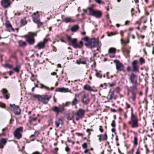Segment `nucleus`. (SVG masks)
Instances as JSON below:
<instances>
[{
	"instance_id": "nucleus-47",
	"label": "nucleus",
	"mask_w": 154,
	"mask_h": 154,
	"mask_svg": "<svg viewBox=\"0 0 154 154\" xmlns=\"http://www.w3.org/2000/svg\"><path fill=\"white\" fill-rule=\"evenodd\" d=\"M131 88L134 90H137V87L135 85H134L133 86L131 87Z\"/></svg>"
},
{
	"instance_id": "nucleus-63",
	"label": "nucleus",
	"mask_w": 154,
	"mask_h": 154,
	"mask_svg": "<svg viewBox=\"0 0 154 154\" xmlns=\"http://www.w3.org/2000/svg\"><path fill=\"white\" fill-rule=\"evenodd\" d=\"M13 73V71H10L9 72V75H12V74Z\"/></svg>"
},
{
	"instance_id": "nucleus-2",
	"label": "nucleus",
	"mask_w": 154,
	"mask_h": 154,
	"mask_svg": "<svg viewBox=\"0 0 154 154\" xmlns=\"http://www.w3.org/2000/svg\"><path fill=\"white\" fill-rule=\"evenodd\" d=\"M131 121L128 122V124L131 125L132 128H137L139 126L138 120L137 117L133 113V109L132 107L131 108Z\"/></svg>"
},
{
	"instance_id": "nucleus-11",
	"label": "nucleus",
	"mask_w": 154,
	"mask_h": 154,
	"mask_svg": "<svg viewBox=\"0 0 154 154\" xmlns=\"http://www.w3.org/2000/svg\"><path fill=\"white\" fill-rule=\"evenodd\" d=\"M72 83L71 84L72 85V89L74 91H78L81 90V87L79 86L80 84L79 82H77V80L74 81H72Z\"/></svg>"
},
{
	"instance_id": "nucleus-36",
	"label": "nucleus",
	"mask_w": 154,
	"mask_h": 154,
	"mask_svg": "<svg viewBox=\"0 0 154 154\" xmlns=\"http://www.w3.org/2000/svg\"><path fill=\"white\" fill-rule=\"evenodd\" d=\"M137 138L136 136L134 137V145L136 146L137 144Z\"/></svg>"
},
{
	"instance_id": "nucleus-4",
	"label": "nucleus",
	"mask_w": 154,
	"mask_h": 154,
	"mask_svg": "<svg viewBox=\"0 0 154 154\" xmlns=\"http://www.w3.org/2000/svg\"><path fill=\"white\" fill-rule=\"evenodd\" d=\"M37 34L36 33H33L30 32L29 33L28 35L24 36L26 41L30 45H33L35 42L34 36H36Z\"/></svg>"
},
{
	"instance_id": "nucleus-35",
	"label": "nucleus",
	"mask_w": 154,
	"mask_h": 154,
	"mask_svg": "<svg viewBox=\"0 0 154 154\" xmlns=\"http://www.w3.org/2000/svg\"><path fill=\"white\" fill-rule=\"evenodd\" d=\"M76 62H77V63L78 64H85L86 63V62L85 60H83V61H82L81 60H77Z\"/></svg>"
},
{
	"instance_id": "nucleus-34",
	"label": "nucleus",
	"mask_w": 154,
	"mask_h": 154,
	"mask_svg": "<svg viewBox=\"0 0 154 154\" xmlns=\"http://www.w3.org/2000/svg\"><path fill=\"white\" fill-rule=\"evenodd\" d=\"M109 53L115 54L116 53V49L112 48H110L109 50Z\"/></svg>"
},
{
	"instance_id": "nucleus-16",
	"label": "nucleus",
	"mask_w": 154,
	"mask_h": 154,
	"mask_svg": "<svg viewBox=\"0 0 154 154\" xmlns=\"http://www.w3.org/2000/svg\"><path fill=\"white\" fill-rule=\"evenodd\" d=\"M48 38H45L42 42L39 43L35 47V48H37L38 50H40L43 48L44 47L46 43L48 41Z\"/></svg>"
},
{
	"instance_id": "nucleus-29",
	"label": "nucleus",
	"mask_w": 154,
	"mask_h": 154,
	"mask_svg": "<svg viewBox=\"0 0 154 154\" xmlns=\"http://www.w3.org/2000/svg\"><path fill=\"white\" fill-rule=\"evenodd\" d=\"M79 28V26L77 25H75L72 26L71 29V30L72 32L77 31Z\"/></svg>"
},
{
	"instance_id": "nucleus-10",
	"label": "nucleus",
	"mask_w": 154,
	"mask_h": 154,
	"mask_svg": "<svg viewBox=\"0 0 154 154\" xmlns=\"http://www.w3.org/2000/svg\"><path fill=\"white\" fill-rule=\"evenodd\" d=\"M10 105L11 107V110L13 111L15 115H19L20 114L21 110L18 106H16L14 104L12 105L10 104Z\"/></svg>"
},
{
	"instance_id": "nucleus-21",
	"label": "nucleus",
	"mask_w": 154,
	"mask_h": 154,
	"mask_svg": "<svg viewBox=\"0 0 154 154\" xmlns=\"http://www.w3.org/2000/svg\"><path fill=\"white\" fill-rule=\"evenodd\" d=\"M57 92H62L64 93L70 92L71 93V90H69L68 88H65L63 87L61 88H57L56 89Z\"/></svg>"
},
{
	"instance_id": "nucleus-45",
	"label": "nucleus",
	"mask_w": 154,
	"mask_h": 154,
	"mask_svg": "<svg viewBox=\"0 0 154 154\" xmlns=\"http://www.w3.org/2000/svg\"><path fill=\"white\" fill-rule=\"evenodd\" d=\"M132 98L133 101L135 100L136 98L135 94L134 93H133V95L132 96Z\"/></svg>"
},
{
	"instance_id": "nucleus-57",
	"label": "nucleus",
	"mask_w": 154,
	"mask_h": 154,
	"mask_svg": "<svg viewBox=\"0 0 154 154\" xmlns=\"http://www.w3.org/2000/svg\"><path fill=\"white\" fill-rule=\"evenodd\" d=\"M44 88L46 90H49V88L48 87L45 86V85H44Z\"/></svg>"
},
{
	"instance_id": "nucleus-24",
	"label": "nucleus",
	"mask_w": 154,
	"mask_h": 154,
	"mask_svg": "<svg viewBox=\"0 0 154 154\" xmlns=\"http://www.w3.org/2000/svg\"><path fill=\"white\" fill-rule=\"evenodd\" d=\"M97 137H99L98 140L100 142L102 140H106L107 139V136L106 133H105L104 134H100L98 135Z\"/></svg>"
},
{
	"instance_id": "nucleus-19",
	"label": "nucleus",
	"mask_w": 154,
	"mask_h": 154,
	"mask_svg": "<svg viewBox=\"0 0 154 154\" xmlns=\"http://www.w3.org/2000/svg\"><path fill=\"white\" fill-rule=\"evenodd\" d=\"M79 96V94H75L74 97L71 102V105L72 106H76L79 102V100L77 99V97Z\"/></svg>"
},
{
	"instance_id": "nucleus-1",
	"label": "nucleus",
	"mask_w": 154,
	"mask_h": 154,
	"mask_svg": "<svg viewBox=\"0 0 154 154\" xmlns=\"http://www.w3.org/2000/svg\"><path fill=\"white\" fill-rule=\"evenodd\" d=\"M82 40L83 41L86 46L88 48L96 47L97 50H99V48L101 46L100 42L96 40L94 38L90 39L88 37H86L82 38Z\"/></svg>"
},
{
	"instance_id": "nucleus-60",
	"label": "nucleus",
	"mask_w": 154,
	"mask_h": 154,
	"mask_svg": "<svg viewBox=\"0 0 154 154\" xmlns=\"http://www.w3.org/2000/svg\"><path fill=\"white\" fill-rule=\"evenodd\" d=\"M67 39L68 40L71 42V41L72 40V39H71V38L70 36H68L67 37Z\"/></svg>"
},
{
	"instance_id": "nucleus-58",
	"label": "nucleus",
	"mask_w": 154,
	"mask_h": 154,
	"mask_svg": "<svg viewBox=\"0 0 154 154\" xmlns=\"http://www.w3.org/2000/svg\"><path fill=\"white\" fill-rule=\"evenodd\" d=\"M30 10L29 8H28V7H26V8L25 9V10L26 12H28L29 11V10Z\"/></svg>"
},
{
	"instance_id": "nucleus-51",
	"label": "nucleus",
	"mask_w": 154,
	"mask_h": 154,
	"mask_svg": "<svg viewBox=\"0 0 154 154\" xmlns=\"http://www.w3.org/2000/svg\"><path fill=\"white\" fill-rule=\"evenodd\" d=\"M124 32L123 31H121L120 32V34L121 36V38H122V37L124 35Z\"/></svg>"
},
{
	"instance_id": "nucleus-9",
	"label": "nucleus",
	"mask_w": 154,
	"mask_h": 154,
	"mask_svg": "<svg viewBox=\"0 0 154 154\" xmlns=\"http://www.w3.org/2000/svg\"><path fill=\"white\" fill-rule=\"evenodd\" d=\"M90 99L89 96L86 94H83L81 97V102L84 105H87L90 103Z\"/></svg>"
},
{
	"instance_id": "nucleus-41",
	"label": "nucleus",
	"mask_w": 154,
	"mask_h": 154,
	"mask_svg": "<svg viewBox=\"0 0 154 154\" xmlns=\"http://www.w3.org/2000/svg\"><path fill=\"white\" fill-rule=\"evenodd\" d=\"M108 84L109 85L110 87H112L116 85V82H114L111 84H110L109 83H108Z\"/></svg>"
},
{
	"instance_id": "nucleus-64",
	"label": "nucleus",
	"mask_w": 154,
	"mask_h": 154,
	"mask_svg": "<svg viewBox=\"0 0 154 154\" xmlns=\"http://www.w3.org/2000/svg\"><path fill=\"white\" fill-rule=\"evenodd\" d=\"M115 56V54H113L112 55H110L109 56V57L112 58H113Z\"/></svg>"
},
{
	"instance_id": "nucleus-42",
	"label": "nucleus",
	"mask_w": 154,
	"mask_h": 154,
	"mask_svg": "<svg viewBox=\"0 0 154 154\" xmlns=\"http://www.w3.org/2000/svg\"><path fill=\"white\" fill-rule=\"evenodd\" d=\"M5 66L6 67H8L10 69H12L13 68L12 66L8 63L6 64Z\"/></svg>"
},
{
	"instance_id": "nucleus-30",
	"label": "nucleus",
	"mask_w": 154,
	"mask_h": 154,
	"mask_svg": "<svg viewBox=\"0 0 154 154\" xmlns=\"http://www.w3.org/2000/svg\"><path fill=\"white\" fill-rule=\"evenodd\" d=\"M84 88L85 90L88 91H94V90L91 88V87L88 85H86L84 86Z\"/></svg>"
},
{
	"instance_id": "nucleus-50",
	"label": "nucleus",
	"mask_w": 154,
	"mask_h": 154,
	"mask_svg": "<svg viewBox=\"0 0 154 154\" xmlns=\"http://www.w3.org/2000/svg\"><path fill=\"white\" fill-rule=\"evenodd\" d=\"M65 150L67 152H69L70 151V149L68 146H67L66 147Z\"/></svg>"
},
{
	"instance_id": "nucleus-33",
	"label": "nucleus",
	"mask_w": 154,
	"mask_h": 154,
	"mask_svg": "<svg viewBox=\"0 0 154 154\" xmlns=\"http://www.w3.org/2000/svg\"><path fill=\"white\" fill-rule=\"evenodd\" d=\"M27 23L26 18L25 17L23 19H21L20 21V24L24 26Z\"/></svg>"
},
{
	"instance_id": "nucleus-3",
	"label": "nucleus",
	"mask_w": 154,
	"mask_h": 154,
	"mask_svg": "<svg viewBox=\"0 0 154 154\" xmlns=\"http://www.w3.org/2000/svg\"><path fill=\"white\" fill-rule=\"evenodd\" d=\"M34 97H37L39 101H41L45 104L48 103L50 99L51 98V95H34Z\"/></svg>"
},
{
	"instance_id": "nucleus-15",
	"label": "nucleus",
	"mask_w": 154,
	"mask_h": 154,
	"mask_svg": "<svg viewBox=\"0 0 154 154\" xmlns=\"http://www.w3.org/2000/svg\"><path fill=\"white\" fill-rule=\"evenodd\" d=\"M139 62L137 60H134L132 63V71L134 72H139V66L138 65Z\"/></svg>"
},
{
	"instance_id": "nucleus-46",
	"label": "nucleus",
	"mask_w": 154,
	"mask_h": 154,
	"mask_svg": "<svg viewBox=\"0 0 154 154\" xmlns=\"http://www.w3.org/2000/svg\"><path fill=\"white\" fill-rule=\"evenodd\" d=\"M70 104H71V102H66L65 106H69Z\"/></svg>"
},
{
	"instance_id": "nucleus-17",
	"label": "nucleus",
	"mask_w": 154,
	"mask_h": 154,
	"mask_svg": "<svg viewBox=\"0 0 154 154\" xmlns=\"http://www.w3.org/2000/svg\"><path fill=\"white\" fill-rule=\"evenodd\" d=\"M55 127L56 128L61 127L63 125V122L62 119L58 118L56 119L54 122Z\"/></svg>"
},
{
	"instance_id": "nucleus-37",
	"label": "nucleus",
	"mask_w": 154,
	"mask_h": 154,
	"mask_svg": "<svg viewBox=\"0 0 154 154\" xmlns=\"http://www.w3.org/2000/svg\"><path fill=\"white\" fill-rule=\"evenodd\" d=\"M139 61L140 62V64L142 65V64L145 63L144 59L142 57H140L139 59Z\"/></svg>"
},
{
	"instance_id": "nucleus-12",
	"label": "nucleus",
	"mask_w": 154,
	"mask_h": 154,
	"mask_svg": "<svg viewBox=\"0 0 154 154\" xmlns=\"http://www.w3.org/2000/svg\"><path fill=\"white\" fill-rule=\"evenodd\" d=\"M128 76L131 83L133 85H136L137 83V76L133 73H131Z\"/></svg>"
},
{
	"instance_id": "nucleus-13",
	"label": "nucleus",
	"mask_w": 154,
	"mask_h": 154,
	"mask_svg": "<svg viewBox=\"0 0 154 154\" xmlns=\"http://www.w3.org/2000/svg\"><path fill=\"white\" fill-rule=\"evenodd\" d=\"M114 62L116 63V67L117 71H124L125 66L118 60H115Z\"/></svg>"
},
{
	"instance_id": "nucleus-8",
	"label": "nucleus",
	"mask_w": 154,
	"mask_h": 154,
	"mask_svg": "<svg viewBox=\"0 0 154 154\" xmlns=\"http://www.w3.org/2000/svg\"><path fill=\"white\" fill-rule=\"evenodd\" d=\"M32 17L33 21L38 25V27H39L43 24V23L40 22V17L38 14L34 13L32 15Z\"/></svg>"
},
{
	"instance_id": "nucleus-18",
	"label": "nucleus",
	"mask_w": 154,
	"mask_h": 154,
	"mask_svg": "<svg viewBox=\"0 0 154 154\" xmlns=\"http://www.w3.org/2000/svg\"><path fill=\"white\" fill-rule=\"evenodd\" d=\"M51 109L53 111L57 113L59 112L62 113L64 110V108L63 106L58 107L54 106L52 107Z\"/></svg>"
},
{
	"instance_id": "nucleus-22",
	"label": "nucleus",
	"mask_w": 154,
	"mask_h": 154,
	"mask_svg": "<svg viewBox=\"0 0 154 154\" xmlns=\"http://www.w3.org/2000/svg\"><path fill=\"white\" fill-rule=\"evenodd\" d=\"M72 44V46L75 48H81L80 46H79L77 42V39L74 38L71 41V42Z\"/></svg>"
},
{
	"instance_id": "nucleus-28",
	"label": "nucleus",
	"mask_w": 154,
	"mask_h": 154,
	"mask_svg": "<svg viewBox=\"0 0 154 154\" xmlns=\"http://www.w3.org/2000/svg\"><path fill=\"white\" fill-rule=\"evenodd\" d=\"M115 91L113 90L110 92L111 94L110 95L109 98H108L107 102L109 101V100H112L113 98L115 99H116V96L115 95Z\"/></svg>"
},
{
	"instance_id": "nucleus-23",
	"label": "nucleus",
	"mask_w": 154,
	"mask_h": 154,
	"mask_svg": "<svg viewBox=\"0 0 154 154\" xmlns=\"http://www.w3.org/2000/svg\"><path fill=\"white\" fill-rule=\"evenodd\" d=\"M130 35V34L128 33V36L126 38V41H125L122 38H121L120 39L121 44L122 45H125V44L128 43L130 42L129 36Z\"/></svg>"
},
{
	"instance_id": "nucleus-59",
	"label": "nucleus",
	"mask_w": 154,
	"mask_h": 154,
	"mask_svg": "<svg viewBox=\"0 0 154 154\" xmlns=\"http://www.w3.org/2000/svg\"><path fill=\"white\" fill-rule=\"evenodd\" d=\"M140 151L139 149H137L136 152V154H140Z\"/></svg>"
},
{
	"instance_id": "nucleus-38",
	"label": "nucleus",
	"mask_w": 154,
	"mask_h": 154,
	"mask_svg": "<svg viewBox=\"0 0 154 154\" xmlns=\"http://www.w3.org/2000/svg\"><path fill=\"white\" fill-rule=\"evenodd\" d=\"M95 2L97 3L100 4H104V3L101 0H94Z\"/></svg>"
},
{
	"instance_id": "nucleus-6",
	"label": "nucleus",
	"mask_w": 154,
	"mask_h": 154,
	"mask_svg": "<svg viewBox=\"0 0 154 154\" xmlns=\"http://www.w3.org/2000/svg\"><path fill=\"white\" fill-rule=\"evenodd\" d=\"M23 127H20L16 128L14 133L15 137L18 140L21 138L22 137V133L23 131Z\"/></svg>"
},
{
	"instance_id": "nucleus-43",
	"label": "nucleus",
	"mask_w": 154,
	"mask_h": 154,
	"mask_svg": "<svg viewBox=\"0 0 154 154\" xmlns=\"http://www.w3.org/2000/svg\"><path fill=\"white\" fill-rule=\"evenodd\" d=\"M111 126L112 127H115L116 126V124H115V121L114 120H113L112 121V122L111 124Z\"/></svg>"
},
{
	"instance_id": "nucleus-55",
	"label": "nucleus",
	"mask_w": 154,
	"mask_h": 154,
	"mask_svg": "<svg viewBox=\"0 0 154 154\" xmlns=\"http://www.w3.org/2000/svg\"><path fill=\"white\" fill-rule=\"evenodd\" d=\"M32 154H42L41 153H40L38 151H35L33 152Z\"/></svg>"
},
{
	"instance_id": "nucleus-27",
	"label": "nucleus",
	"mask_w": 154,
	"mask_h": 154,
	"mask_svg": "<svg viewBox=\"0 0 154 154\" xmlns=\"http://www.w3.org/2000/svg\"><path fill=\"white\" fill-rule=\"evenodd\" d=\"M7 143V141L5 139L2 138L0 140V148L2 149L4 146Z\"/></svg>"
},
{
	"instance_id": "nucleus-52",
	"label": "nucleus",
	"mask_w": 154,
	"mask_h": 154,
	"mask_svg": "<svg viewBox=\"0 0 154 154\" xmlns=\"http://www.w3.org/2000/svg\"><path fill=\"white\" fill-rule=\"evenodd\" d=\"M83 42H84L83 41H81L79 42L80 45H79L81 46V48H82V46L83 45Z\"/></svg>"
},
{
	"instance_id": "nucleus-7",
	"label": "nucleus",
	"mask_w": 154,
	"mask_h": 154,
	"mask_svg": "<svg viewBox=\"0 0 154 154\" xmlns=\"http://www.w3.org/2000/svg\"><path fill=\"white\" fill-rule=\"evenodd\" d=\"M85 113L84 110L82 109H79L75 114L76 120L78 121L82 119L84 117Z\"/></svg>"
},
{
	"instance_id": "nucleus-25",
	"label": "nucleus",
	"mask_w": 154,
	"mask_h": 154,
	"mask_svg": "<svg viewBox=\"0 0 154 154\" xmlns=\"http://www.w3.org/2000/svg\"><path fill=\"white\" fill-rule=\"evenodd\" d=\"M2 93L3 94L4 97L7 100L9 99V94L8 93L7 90L3 88L2 90Z\"/></svg>"
},
{
	"instance_id": "nucleus-44",
	"label": "nucleus",
	"mask_w": 154,
	"mask_h": 154,
	"mask_svg": "<svg viewBox=\"0 0 154 154\" xmlns=\"http://www.w3.org/2000/svg\"><path fill=\"white\" fill-rule=\"evenodd\" d=\"M82 148L83 149H85L87 147V144L86 143H84L82 145Z\"/></svg>"
},
{
	"instance_id": "nucleus-61",
	"label": "nucleus",
	"mask_w": 154,
	"mask_h": 154,
	"mask_svg": "<svg viewBox=\"0 0 154 154\" xmlns=\"http://www.w3.org/2000/svg\"><path fill=\"white\" fill-rule=\"evenodd\" d=\"M116 131V129L115 128V127H113V128L111 129V131L112 132H115Z\"/></svg>"
},
{
	"instance_id": "nucleus-39",
	"label": "nucleus",
	"mask_w": 154,
	"mask_h": 154,
	"mask_svg": "<svg viewBox=\"0 0 154 154\" xmlns=\"http://www.w3.org/2000/svg\"><path fill=\"white\" fill-rule=\"evenodd\" d=\"M96 76L98 78H101L102 77V74L98 72H97L95 74Z\"/></svg>"
},
{
	"instance_id": "nucleus-14",
	"label": "nucleus",
	"mask_w": 154,
	"mask_h": 154,
	"mask_svg": "<svg viewBox=\"0 0 154 154\" xmlns=\"http://www.w3.org/2000/svg\"><path fill=\"white\" fill-rule=\"evenodd\" d=\"M11 4V0H2L1 2V6L5 8L10 7Z\"/></svg>"
},
{
	"instance_id": "nucleus-26",
	"label": "nucleus",
	"mask_w": 154,
	"mask_h": 154,
	"mask_svg": "<svg viewBox=\"0 0 154 154\" xmlns=\"http://www.w3.org/2000/svg\"><path fill=\"white\" fill-rule=\"evenodd\" d=\"M39 134V132L38 131H35L34 133V134H32L30 136V138H31L32 137H33V139H31V141H34L35 138L38 137Z\"/></svg>"
},
{
	"instance_id": "nucleus-32",
	"label": "nucleus",
	"mask_w": 154,
	"mask_h": 154,
	"mask_svg": "<svg viewBox=\"0 0 154 154\" xmlns=\"http://www.w3.org/2000/svg\"><path fill=\"white\" fill-rule=\"evenodd\" d=\"M65 20L66 22V23L69 22L73 23L75 21V20L74 19H72L70 17L66 18L65 19Z\"/></svg>"
},
{
	"instance_id": "nucleus-48",
	"label": "nucleus",
	"mask_w": 154,
	"mask_h": 154,
	"mask_svg": "<svg viewBox=\"0 0 154 154\" xmlns=\"http://www.w3.org/2000/svg\"><path fill=\"white\" fill-rule=\"evenodd\" d=\"M125 104H126V109H128L129 108H130V106L129 104H128L127 102H126Z\"/></svg>"
},
{
	"instance_id": "nucleus-20",
	"label": "nucleus",
	"mask_w": 154,
	"mask_h": 154,
	"mask_svg": "<svg viewBox=\"0 0 154 154\" xmlns=\"http://www.w3.org/2000/svg\"><path fill=\"white\" fill-rule=\"evenodd\" d=\"M5 26L8 32L15 31L14 29L12 27V25L9 21L7 20L6 21Z\"/></svg>"
},
{
	"instance_id": "nucleus-62",
	"label": "nucleus",
	"mask_w": 154,
	"mask_h": 154,
	"mask_svg": "<svg viewBox=\"0 0 154 154\" xmlns=\"http://www.w3.org/2000/svg\"><path fill=\"white\" fill-rule=\"evenodd\" d=\"M127 70L129 72L131 70V69L129 66H128L127 68Z\"/></svg>"
},
{
	"instance_id": "nucleus-56",
	"label": "nucleus",
	"mask_w": 154,
	"mask_h": 154,
	"mask_svg": "<svg viewBox=\"0 0 154 154\" xmlns=\"http://www.w3.org/2000/svg\"><path fill=\"white\" fill-rule=\"evenodd\" d=\"M66 119L68 120H70L72 119L71 118L69 115H67L66 117Z\"/></svg>"
},
{
	"instance_id": "nucleus-54",
	"label": "nucleus",
	"mask_w": 154,
	"mask_h": 154,
	"mask_svg": "<svg viewBox=\"0 0 154 154\" xmlns=\"http://www.w3.org/2000/svg\"><path fill=\"white\" fill-rule=\"evenodd\" d=\"M116 35V33H113L112 32H111L108 35L109 36H110L114 35Z\"/></svg>"
},
{
	"instance_id": "nucleus-53",
	"label": "nucleus",
	"mask_w": 154,
	"mask_h": 154,
	"mask_svg": "<svg viewBox=\"0 0 154 154\" xmlns=\"http://www.w3.org/2000/svg\"><path fill=\"white\" fill-rule=\"evenodd\" d=\"M0 106L4 108L5 107V105L3 103H0Z\"/></svg>"
},
{
	"instance_id": "nucleus-5",
	"label": "nucleus",
	"mask_w": 154,
	"mask_h": 154,
	"mask_svg": "<svg viewBox=\"0 0 154 154\" xmlns=\"http://www.w3.org/2000/svg\"><path fill=\"white\" fill-rule=\"evenodd\" d=\"M89 14L92 16H94L96 18H100L102 16V12L101 11L94 10L91 7L88 8Z\"/></svg>"
},
{
	"instance_id": "nucleus-49",
	"label": "nucleus",
	"mask_w": 154,
	"mask_h": 154,
	"mask_svg": "<svg viewBox=\"0 0 154 154\" xmlns=\"http://www.w3.org/2000/svg\"><path fill=\"white\" fill-rule=\"evenodd\" d=\"M99 130L101 133H102L103 131V129L102 128V126L101 125L99 126Z\"/></svg>"
},
{
	"instance_id": "nucleus-31",
	"label": "nucleus",
	"mask_w": 154,
	"mask_h": 154,
	"mask_svg": "<svg viewBox=\"0 0 154 154\" xmlns=\"http://www.w3.org/2000/svg\"><path fill=\"white\" fill-rule=\"evenodd\" d=\"M19 46L21 47H24L26 45V43L24 41L22 40H20L18 42Z\"/></svg>"
},
{
	"instance_id": "nucleus-40",
	"label": "nucleus",
	"mask_w": 154,
	"mask_h": 154,
	"mask_svg": "<svg viewBox=\"0 0 154 154\" xmlns=\"http://www.w3.org/2000/svg\"><path fill=\"white\" fill-rule=\"evenodd\" d=\"M12 69H13L15 72H17L18 73L19 72L20 69L19 67L17 66H16L15 68H13Z\"/></svg>"
}]
</instances>
